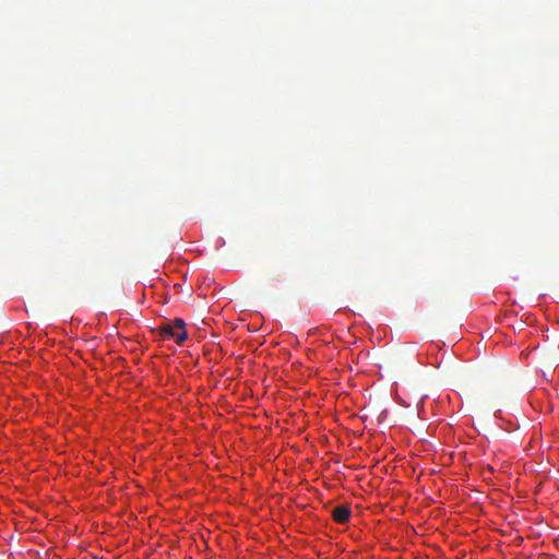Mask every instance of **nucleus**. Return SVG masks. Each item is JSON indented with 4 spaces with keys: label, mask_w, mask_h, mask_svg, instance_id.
Wrapping results in <instances>:
<instances>
[{
    "label": "nucleus",
    "mask_w": 559,
    "mask_h": 559,
    "mask_svg": "<svg viewBox=\"0 0 559 559\" xmlns=\"http://www.w3.org/2000/svg\"><path fill=\"white\" fill-rule=\"evenodd\" d=\"M156 331H158L159 335L163 337L175 338L178 345H181L188 337L187 331H175L170 322H163L158 328H156Z\"/></svg>",
    "instance_id": "nucleus-1"
},
{
    "label": "nucleus",
    "mask_w": 559,
    "mask_h": 559,
    "mask_svg": "<svg viewBox=\"0 0 559 559\" xmlns=\"http://www.w3.org/2000/svg\"><path fill=\"white\" fill-rule=\"evenodd\" d=\"M332 518L340 524L346 523L350 518V509L347 506L340 504L332 510Z\"/></svg>",
    "instance_id": "nucleus-2"
},
{
    "label": "nucleus",
    "mask_w": 559,
    "mask_h": 559,
    "mask_svg": "<svg viewBox=\"0 0 559 559\" xmlns=\"http://www.w3.org/2000/svg\"><path fill=\"white\" fill-rule=\"evenodd\" d=\"M170 324L174 326L175 331L176 330H179V332L180 331H186V323L180 318H176Z\"/></svg>",
    "instance_id": "nucleus-3"
}]
</instances>
